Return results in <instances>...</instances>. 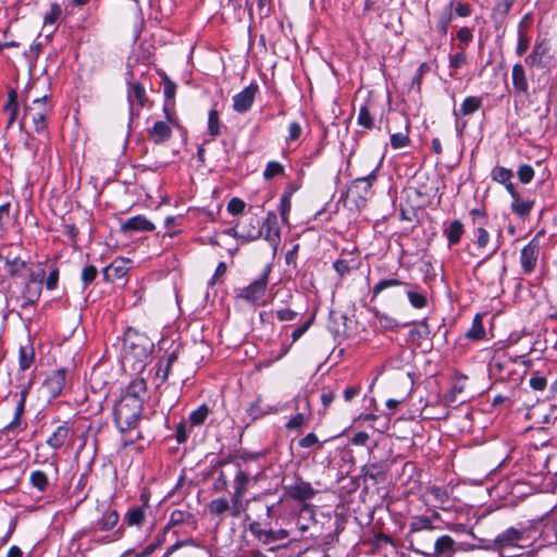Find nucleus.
<instances>
[{"label":"nucleus","instance_id":"1","mask_svg":"<svg viewBox=\"0 0 557 557\" xmlns=\"http://www.w3.org/2000/svg\"><path fill=\"white\" fill-rule=\"evenodd\" d=\"M524 62L532 70L541 71L536 79L534 78L535 73L531 72L532 81L536 84L534 92L544 89L548 83L550 70L557 65V59L549 42L546 39L536 41Z\"/></svg>","mask_w":557,"mask_h":557},{"label":"nucleus","instance_id":"2","mask_svg":"<svg viewBox=\"0 0 557 557\" xmlns=\"http://www.w3.org/2000/svg\"><path fill=\"white\" fill-rule=\"evenodd\" d=\"M143 406L137 399L121 397L113 407L116 428L121 433L134 429L141 416Z\"/></svg>","mask_w":557,"mask_h":557},{"label":"nucleus","instance_id":"3","mask_svg":"<svg viewBox=\"0 0 557 557\" xmlns=\"http://www.w3.org/2000/svg\"><path fill=\"white\" fill-rule=\"evenodd\" d=\"M270 272L271 265H267L258 278L237 292L236 297L255 306L264 305Z\"/></svg>","mask_w":557,"mask_h":557},{"label":"nucleus","instance_id":"4","mask_svg":"<svg viewBox=\"0 0 557 557\" xmlns=\"http://www.w3.org/2000/svg\"><path fill=\"white\" fill-rule=\"evenodd\" d=\"M234 481H233V493L232 500H234V509H238L239 503H244L243 498L248 491L251 481H258L260 472L253 473L246 461L244 463H234Z\"/></svg>","mask_w":557,"mask_h":557},{"label":"nucleus","instance_id":"5","mask_svg":"<svg viewBox=\"0 0 557 557\" xmlns=\"http://www.w3.org/2000/svg\"><path fill=\"white\" fill-rule=\"evenodd\" d=\"M52 108L48 103V96L33 100L32 104L25 106L24 119L32 121L35 131L40 134L47 129V117L51 114Z\"/></svg>","mask_w":557,"mask_h":557},{"label":"nucleus","instance_id":"6","mask_svg":"<svg viewBox=\"0 0 557 557\" xmlns=\"http://www.w3.org/2000/svg\"><path fill=\"white\" fill-rule=\"evenodd\" d=\"M380 163L366 176L358 177L351 182L347 190V197L351 198L357 207L364 206L371 187L377 178Z\"/></svg>","mask_w":557,"mask_h":557},{"label":"nucleus","instance_id":"7","mask_svg":"<svg viewBox=\"0 0 557 557\" xmlns=\"http://www.w3.org/2000/svg\"><path fill=\"white\" fill-rule=\"evenodd\" d=\"M126 343L127 351L139 362L147 359L154 347L153 342L148 336L138 332L128 333Z\"/></svg>","mask_w":557,"mask_h":557},{"label":"nucleus","instance_id":"8","mask_svg":"<svg viewBox=\"0 0 557 557\" xmlns=\"http://www.w3.org/2000/svg\"><path fill=\"white\" fill-rule=\"evenodd\" d=\"M206 508L212 517L222 521L226 513L232 518H238L246 510V504L239 503L237 506L238 509H234V500H232V498L218 497L210 500Z\"/></svg>","mask_w":557,"mask_h":557},{"label":"nucleus","instance_id":"9","mask_svg":"<svg viewBox=\"0 0 557 557\" xmlns=\"http://www.w3.org/2000/svg\"><path fill=\"white\" fill-rule=\"evenodd\" d=\"M127 102L131 115H139L140 110L146 106L148 96L144 85L139 82H127Z\"/></svg>","mask_w":557,"mask_h":557},{"label":"nucleus","instance_id":"10","mask_svg":"<svg viewBox=\"0 0 557 557\" xmlns=\"http://www.w3.org/2000/svg\"><path fill=\"white\" fill-rule=\"evenodd\" d=\"M506 267L504 263L481 262L476 268L478 277L486 285L499 283L505 275Z\"/></svg>","mask_w":557,"mask_h":557},{"label":"nucleus","instance_id":"11","mask_svg":"<svg viewBox=\"0 0 557 557\" xmlns=\"http://www.w3.org/2000/svg\"><path fill=\"white\" fill-rule=\"evenodd\" d=\"M525 532L524 529L510 527L495 537L492 548L500 552L505 548L517 546L518 542L525 539Z\"/></svg>","mask_w":557,"mask_h":557},{"label":"nucleus","instance_id":"12","mask_svg":"<svg viewBox=\"0 0 557 557\" xmlns=\"http://www.w3.org/2000/svg\"><path fill=\"white\" fill-rule=\"evenodd\" d=\"M66 369L60 368L46 377L42 388L47 392L49 398H57L62 394L66 385Z\"/></svg>","mask_w":557,"mask_h":557},{"label":"nucleus","instance_id":"13","mask_svg":"<svg viewBox=\"0 0 557 557\" xmlns=\"http://www.w3.org/2000/svg\"><path fill=\"white\" fill-rule=\"evenodd\" d=\"M540 248L541 247L537 238H533L521 249L520 264L523 274H531L535 270L540 255Z\"/></svg>","mask_w":557,"mask_h":557},{"label":"nucleus","instance_id":"14","mask_svg":"<svg viewBox=\"0 0 557 557\" xmlns=\"http://www.w3.org/2000/svg\"><path fill=\"white\" fill-rule=\"evenodd\" d=\"M414 552L425 557H453L456 553V542L450 535L445 534L435 541L432 552Z\"/></svg>","mask_w":557,"mask_h":557},{"label":"nucleus","instance_id":"15","mask_svg":"<svg viewBox=\"0 0 557 557\" xmlns=\"http://www.w3.org/2000/svg\"><path fill=\"white\" fill-rule=\"evenodd\" d=\"M240 228V239L252 242L261 237L263 231L261 221L256 214H248L238 222Z\"/></svg>","mask_w":557,"mask_h":557},{"label":"nucleus","instance_id":"16","mask_svg":"<svg viewBox=\"0 0 557 557\" xmlns=\"http://www.w3.org/2000/svg\"><path fill=\"white\" fill-rule=\"evenodd\" d=\"M258 91V86L250 84L244 88L240 92L233 97V109L238 113L247 112L255 100V96Z\"/></svg>","mask_w":557,"mask_h":557},{"label":"nucleus","instance_id":"17","mask_svg":"<svg viewBox=\"0 0 557 557\" xmlns=\"http://www.w3.org/2000/svg\"><path fill=\"white\" fill-rule=\"evenodd\" d=\"M27 389H23L20 395H14L16 398V406L14 410V417L11 422H9L2 430V433L10 434L15 432L16 430L22 429V417L25 411V403L27 397Z\"/></svg>","mask_w":557,"mask_h":557},{"label":"nucleus","instance_id":"18","mask_svg":"<svg viewBox=\"0 0 557 557\" xmlns=\"http://www.w3.org/2000/svg\"><path fill=\"white\" fill-rule=\"evenodd\" d=\"M511 79L515 94L523 97H529V82L523 64H513Z\"/></svg>","mask_w":557,"mask_h":557},{"label":"nucleus","instance_id":"19","mask_svg":"<svg viewBox=\"0 0 557 557\" xmlns=\"http://www.w3.org/2000/svg\"><path fill=\"white\" fill-rule=\"evenodd\" d=\"M388 465L385 461L370 462L362 468L364 479L374 484L383 483L387 479Z\"/></svg>","mask_w":557,"mask_h":557},{"label":"nucleus","instance_id":"20","mask_svg":"<svg viewBox=\"0 0 557 557\" xmlns=\"http://www.w3.org/2000/svg\"><path fill=\"white\" fill-rule=\"evenodd\" d=\"M264 237L271 245L276 246L280 243L281 234L277 225V216L274 212H268L265 220L261 224Z\"/></svg>","mask_w":557,"mask_h":557},{"label":"nucleus","instance_id":"21","mask_svg":"<svg viewBox=\"0 0 557 557\" xmlns=\"http://www.w3.org/2000/svg\"><path fill=\"white\" fill-rule=\"evenodd\" d=\"M285 491L288 497L298 502L311 499L315 495V491L311 484L304 481L286 486Z\"/></svg>","mask_w":557,"mask_h":557},{"label":"nucleus","instance_id":"22","mask_svg":"<svg viewBox=\"0 0 557 557\" xmlns=\"http://www.w3.org/2000/svg\"><path fill=\"white\" fill-rule=\"evenodd\" d=\"M154 224L144 215H135L122 223L121 230L124 233L129 232H152Z\"/></svg>","mask_w":557,"mask_h":557},{"label":"nucleus","instance_id":"23","mask_svg":"<svg viewBox=\"0 0 557 557\" xmlns=\"http://www.w3.org/2000/svg\"><path fill=\"white\" fill-rule=\"evenodd\" d=\"M131 269V261L128 259H115L108 267L103 269V275L108 281L123 278Z\"/></svg>","mask_w":557,"mask_h":557},{"label":"nucleus","instance_id":"24","mask_svg":"<svg viewBox=\"0 0 557 557\" xmlns=\"http://www.w3.org/2000/svg\"><path fill=\"white\" fill-rule=\"evenodd\" d=\"M177 360V352L172 351L166 356L162 357L158 362V368L154 376V383L157 386H160L169 379L171 368L173 363Z\"/></svg>","mask_w":557,"mask_h":557},{"label":"nucleus","instance_id":"25","mask_svg":"<svg viewBox=\"0 0 557 557\" xmlns=\"http://www.w3.org/2000/svg\"><path fill=\"white\" fill-rule=\"evenodd\" d=\"M3 265L4 270L12 276L21 275L26 267V262L18 256L12 255H0V267Z\"/></svg>","mask_w":557,"mask_h":557},{"label":"nucleus","instance_id":"26","mask_svg":"<svg viewBox=\"0 0 557 557\" xmlns=\"http://www.w3.org/2000/svg\"><path fill=\"white\" fill-rule=\"evenodd\" d=\"M512 176V171L504 166H495L491 172L492 180L503 184L510 196H515L516 189V186L511 182Z\"/></svg>","mask_w":557,"mask_h":557},{"label":"nucleus","instance_id":"27","mask_svg":"<svg viewBox=\"0 0 557 557\" xmlns=\"http://www.w3.org/2000/svg\"><path fill=\"white\" fill-rule=\"evenodd\" d=\"M148 135L157 145L168 141L172 136L170 125L164 121H157L149 129Z\"/></svg>","mask_w":557,"mask_h":557},{"label":"nucleus","instance_id":"28","mask_svg":"<svg viewBox=\"0 0 557 557\" xmlns=\"http://www.w3.org/2000/svg\"><path fill=\"white\" fill-rule=\"evenodd\" d=\"M483 104V98L480 96H468L463 99L458 110H454V115L458 119L460 115L467 116L475 113Z\"/></svg>","mask_w":557,"mask_h":557},{"label":"nucleus","instance_id":"29","mask_svg":"<svg viewBox=\"0 0 557 557\" xmlns=\"http://www.w3.org/2000/svg\"><path fill=\"white\" fill-rule=\"evenodd\" d=\"M147 391L146 381L141 377L134 379L126 387L125 393L121 397H128L137 399L140 405H144V396Z\"/></svg>","mask_w":557,"mask_h":557},{"label":"nucleus","instance_id":"30","mask_svg":"<svg viewBox=\"0 0 557 557\" xmlns=\"http://www.w3.org/2000/svg\"><path fill=\"white\" fill-rule=\"evenodd\" d=\"M119 522V513L116 510H108L106 511L100 519L91 525V531H110L112 530Z\"/></svg>","mask_w":557,"mask_h":557},{"label":"nucleus","instance_id":"31","mask_svg":"<svg viewBox=\"0 0 557 557\" xmlns=\"http://www.w3.org/2000/svg\"><path fill=\"white\" fill-rule=\"evenodd\" d=\"M463 233H465V226L460 220L451 221L443 230V234L447 238L449 247H453V246L459 244Z\"/></svg>","mask_w":557,"mask_h":557},{"label":"nucleus","instance_id":"32","mask_svg":"<svg viewBox=\"0 0 557 557\" xmlns=\"http://www.w3.org/2000/svg\"><path fill=\"white\" fill-rule=\"evenodd\" d=\"M430 326L428 320L423 319L409 332V341L420 347L424 341L430 339Z\"/></svg>","mask_w":557,"mask_h":557},{"label":"nucleus","instance_id":"33","mask_svg":"<svg viewBox=\"0 0 557 557\" xmlns=\"http://www.w3.org/2000/svg\"><path fill=\"white\" fill-rule=\"evenodd\" d=\"M454 1L446 4L437 15L436 30L441 37H445L448 30L449 23L453 20Z\"/></svg>","mask_w":557,"mask_h":557},{"label":"nucleus","instance_id":"34","mask_svg":"<svg viewBox=\"0 0 557 557\" xmlns=\"http://www.w3.org/2000/svg\"><path fill=\"white\" fill-rule=\"evenodd\" d=\"M511 211L518 216H527L533 209L534 201L530 199H523L520 197L517 188L515 189V196H511Z\"/></svg>","mask_w":557,"mask_h":557},{"label":"nucleus","instance_id":"35","mask_svg":"<svg viewBox=\"0 0 557 557\" xmlns=\"http://www.w3.org/2000/svg\"><path fill=\"white\" fill-rule=\"evenodd\" d=\"M71 428L67 423L59 425L55 431L47 440V444L52 449H60L69 438Z\"/></svg>","mask_w":557,"mask_h":557},{"label":"nucleus","instance_id":"36","mask_svg":"<svg viewBox=\"0 0 557 557\" xmlns=\"http://www.w3.org/2000/svg\"><path fill=\"white\" fill-rule=\"evenodd\" d=\"M42 286L37 285L36 283L29 284L26 283L22 290V307L33 306L35 305L41 295Z\"/></svg>","mask_w":557,"mask_h":557},{"label":"nucleus","instance_id":"37","mask_svg":"<svg viewBox=\"0 0 557 557\" xmlns=\"http://www.w3.org/2000/svg\"><path fill=\"white\" fill-rule=\"evenodd\" d=\"M62 13V8L58 3H51L49 11L44 15V28H50V33H53Z\"/></svg>","mask_w":557,"mask_h":557},{"label":"nucleus","instance_id":"38","mask_svg":"<svg viewBox=\"0 0 557 557\" xmlns=\"http://www.w3.org/2000/svg\"><path fill=\"white\" fill-rule=\"evenodd\" d=\"M244 521L248 522L247 530L251 533L253 539L264 546L267 529L262 528L259 521L252 520L248 513H245Z\"/></svg>","mask_w":557,"mask_h":557},{"label":"nucleus","instance_id":"39","mask_svg":"<svg viewBox=\"0 0 557 557\" xmlns=\"http://www.w3.org/2000/svg\"><path fill=\"white\" fill-rule=\"evenodd\" d=\"M483 314L476 313L473 318L471 327L467 331L466 337L471 341H480L483 339L486 335L485 329L483 326Z\"/></svg>","mask_w":557,"mask_h":557},{"label":"nucleus","instance_id":"40","mask_svg":"<svg viewBox=\"0 0 557 557\" xmlns=\"http://www.w3.org/2000/svg\"><path fill=\"white\" fill-rule=\"evenodd\" d=\"M35 359V351L32 345L21 346L18 349V367L21 371L28 370Z\"/></svg>","mask_w":557,"mask_h":557},{"label":"nucleus","instance_id":"41","mask_svg":"<svg viewBox=\"0 0 557 557\" xmlns=\"http://www.w3.org/2000/svg\"><path fill=\"white\" fill-rule=\"evenodd\" d=\"M4 111L9 114L8 126H11L15 122L18 113L17 94L15 90L9 91Z\"/></svg>","mask_w":557,"mask_h":557},{"label":"nucleus","instance_id":"42","mask_svg":"<svg viewBox=\"0 0 557 557\" xmlns=\"http://www.w3.org/2000/svg\"><path fill=\"white\" fill-rule=\"evenodd\" d=\"M516 0H495L492 12L493 18L504 21L508 16Z\"/></svg>","mask_w":557,"mask_h":557},{"label":"nucleus","instance_id":"43","mask_svg":"<svg viewBox=\"0 0 557 557\" xmlns=\"http://www.w3.org/2000/svg\"><path fill=\"white\" fill-rule=\"evenodd\" d=\"M401 285H405V286H409L410 284L409 283H406V282H403V281H399L397 278H384V280H381L379 281L371 289V294H372V300L374 298L377 297V295L380 293H382L383 290H385L386 288H389V287H396V286H401Z\"/></svg>","mask_w":557,"mask_h":557},{"label":"nucleus","instance_id":"44","mask_svg":"<svg viewBox=\"0 0 557 557\" xmlns=\"http://www.w3.org/2000/svg\"><path fill=\"white\" fill-rule=\"evenodd\" d=\"M222 123L220 121L219 111L213 108L208 114V133L212 138L218 137L221 134Z\"/></svg>","mask_w":557,"mask_h":557},{"label":"nucleus","instance_id":"45","mask_svg":"<svg viewBox=\"0 0 557 557\" xmlns=\"http://www.w3.org/2000/svg\"><path fill=\"white\" fill-rule=\"evenodd\" d=\"M357 124L366 129H372L374 117L368 106H361L357 115Z\"/></svg>","mask_w":557,"mask_h":557},{"label":"nucleus","instance_id":"46","mask_svg":"<svg viewBox=\"0 0 557 557\" xmlns=\"http://www.w3.org/2000/svg\"><path fill=\"white\" fill-rule=\"evenodd\" d=\"M33 487L40 492H45L49 486V480L47 474L41 470H36L30 473L29 478Z\"/></svg>","mask_w":557,"mask_h":557},{"label":"nucleus","instance_id":"47","mask_svg":"<svg viewBox=\"0 0 557 557\" xmlns=\"http://www.w3.org/2000/svg\"><path fill=\"white\" fill-rule=\"evenodd\" d=\"M210 413V409L206 404L199 406L196 410L191 411L189 414V422L194 426H199L203 424L207 417Z\"/></svg>","mask_w":557,"mask_h":557},{"label":"nucleus","instance_id":"48","mask_svg":"<svg viewBox=\"0 0 557 557\" xmlns=\"http://www.w3.org/2000/svg\"><path fill=\"white\" fill-rule=\"evenodd\" d=\"M289 536V532L286 529H267L264 546L280 541H284Z\"/></svg>","mask_w":557,"mask_h":557},{"label":"nucleus","instance_id":"49","mask_svg":"<svg viewBox=\"0 0 557 557\" xmlns=\"http://www.w3.org/2000/svg\"><path fill=\"white\" fill-rule=\"evenodd\" d=\"M125 520L128 525L140 527L145 521V511L141 507L129 509L125 515Z\"/></svg>","mask_w":557,"mask_h":557},{"label":"nucleus","instance_id":"50","mask_svg":"<svg viewBox=\"0 0 557 557\" xmlns=\"http://www.w3.org/2000/svg\"><path fill=\"white\" fill-rule=\"evenodd\" d=\"M407 296L410 305L416 309H422L428 305V298L425 293L418 292L414 289H409L407 292Z\"/></svg>","mask_w":557,"mask_h":557},{"label":"nucleus","instance_id":"51","mask_svg":"<svg viewBox=\"0 0 557 557\" xmlns=\"http://www.w3.org/2000/svg\"><path fill=\"white\" fill-rule=\"evenodd\" d=\"M161 82L163 84V94L166 100H173L176 92V84L170 79V77L164 73L160 72Z\"/></svg>","mask_w":557,"mask_h":557},{"label":"nucleus","instance_id":"52","mask_svg":"<svg viewBox=\"0 0 557 557\" xmlns=\"http://www.w3.org/2000/svg\"><path fill=\"white\" fill-rule=\"evenodd\" d=\"M411 532H419L422 530H433L432 518L421 516L416 518L409 525Z\"/></svg>","mask_w":557,"mask_h":557},{"label":"nucleus","instance_id":"53","mask_svg":"<svg viewBox=\"0 0 557 557\" xmlns=\"http://www.w3.org/2000/svg\"><path fill=\"white\" fill-rule=\"evenodd\" d=\"M284 173V166L277 161L268 162L264 171L263 177L265 180H272L275 176L282 175Z\"/></svg>","mask_w":557,"mask_h":557},{"label":"nucleus","instance_id":"54","mask_svg":"<svg viewBox=\"0 0 557 557\" xmlns=\"http://www.w3.org/2000/svg\"><path fill=\"white\" fill-rule=\"evenodd\" d=\"M190 518V513L184 510L175 509L170 515V520L165 527V530L170 527L182 524Z\"/></svg>","mask_w":557,"mask_h":557},{"label":"nucleus","instance_id":"55","mask_svg":"<svg viewBox=\"0 0 557 557\" xmlns=\"http://www.w3.org/2000/svg\"><path fill=\"white\" fill-rule=\"evenodd\" d=\"M428 492L441 504H445L449 499V493L444 486L432 485L428 488Z\"/></svg>","mask_w":557,"mask_h":557},{"label":"nucleus","instance_id":"56","mask_svg":"<svg viewBox=\"0 0 557 557\" xmlns=\"http://www.w3.org/2000/svg\"><path fill=\"white\" fill-rule=\"evenodd\" d=\"M517 176L522 184H529L534 177V170L530 164H522L517 171Z\"/></svg>","mask_w":557,"mask_h":557},{"label":"nucleus","instance_id":"57","mask_svg":"<svg viewBox=\"0 0 557 557\" xmlns=\"http://www.w3.org/2000/svg\"><path fill=\"white\" fill-rule=\"evenodd\" d=\"M409 137L407 133H395L391 135V145L394 149L404 148L409 145Z\"/></svg>","mask_w":557,"mask_h":557},{"label":"nucleus","instance_id":"58","mask_svg":"<svg viewBox=\"0 0 557 557\" xmlns=\"http://www.w3.org/2000/svg\"><path fill=\"white\" fill-rule=\"evenodd\" d=\"M374 314L377 318L381 326L384 329L392 330V329H396L399 326L398 322L394 318H392L385 313H381L377 310H375Z\"/></svg>","mask_w":557,"mask_h":557},{"label":"nucleus","instance_id":"59","mask_svg":"<svg viewBox=\"0 0 557 557\" xmlns=\"http://www.w3.org/2000/svg\"><path fill=\"white\" fill-rule=\"evenodd\" d=\"M467 63V57L463 51V48L455 54L449 55V67L454 70H458Z\"/></svg>","mask_w":557,"mask_h":557},{"label":"nucleus","instance_id":"60","mask_svg":"<svg viewBox=\"0 0 557 557\" xmlns=\"http://www.w3.org/2000/svg\"><path fill=\"white\" fill-rule=\"evenodd\" d=\"M163 542H164V534L160 535L153 543L149 544L141 552L136 553L135 557L150 556L157 548L162 546Z\"/></svg>","mask_w":557,"mask_h":557},{"label":"nucleus","instance_id":"61","mask_svg":"<svg viewBox=\"0 0 557 557\" xmlns=\"http://www.w3.org/2000/svg\"><path fill=\"white\" fill-rule=\"evenodd\" d=\"M529 45H530V38H529L528 34L518 32L516 53L520 57L523 55L528 51Z\"/></svg>","mask_w":557,"mask_h":557},{"label":"nucleus","instance_id":"62","mask_svg":"<svg viewBox=\"0 0 557 557\" xmlns=\"http://www.w3.org/2000/svg\"><path fill=\"white\" fill-rule=\"evenodd\" d=\"M98 271L96 267L88 264L82 271V281L85 286L89 285L97 277Z\"/></svg>","mask_w":557,"mask_h":557},{"label":"nucleus","instance_id":"63","mask_svg":"<svg viewBox=\"0 0 557 557\" xmlns=\"http://www.w3.org/2000/svg\"><path fill=\"white\" fill-rule=\"evenodd\" d=\"M245 206L246 205L242 199L234 197L227 203V211L231 214L237 215V214L243 213Z\"/></svg>","mask_w":557,"mask_h":557},{"label":"nucleus","instance_id":"64","mask_svg":"<svg viewBox=\"0 0 557 557\" xmlns=\"http://www.w3.org/2000/svg\"><path fill=\"white\" fill-rule=\"evenodd\" d=\"M309 420V416H306L304 412H299L295 414L289 421L286 423L287 429H298L302 426Z\"/></svg>","mask_w":557,"mask_h":557}]
</instances>
